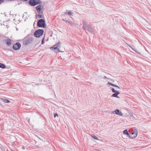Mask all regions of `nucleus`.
<instances>
[{
    "label": "nucleus",
    "instance_id": "2eb2a0df",
    "mask_svg": "<svg viewBox=\"0 0 151 151\" xmlns=\"http://www.w3.org/2000/svg\"><path fill=\"white\" fill-rule=\"evenodd\" d=\"M0 68L3 69L5 68H6V66L4 64L0 63Z\"/></svg>",
    "mask_w": 151,
    "mask_h": 151
},
{
    "label": "nucleus",
    "instance_id": "393cba45",
    "mask_svg": "<svg viewBox=\"0 0 151 151\" xmlns=\"http://www.w3.org/2000/svg\"><path fill=\"white\" fill-rule=\"evenodd\" d=\"M54 117L55 118L56 116H58V115L57 113H55L54 114Z\"/></svg>",
    "mask_w": 151,
    "mask_h": 151
},
{
    "label": "nucleus",
    "instance_id": "ddd939ff",
    "mask_svg": "<svg viewBox=\"0 0 151 151\" xmlns=\"http://www.w3.org/2000/svg\"><path fill=\"white\" fill-rule=\"evenodd\" d=\"M2 101L4 102L8 103L10 102V101L9 100L6 99H3V98H1L0 99Z\"/></svg>",
    "mask_w": 151,
    "mask_h": 151
},
{
    "label": "nucleus",
    "instance_id": "7c9ffc66",
    "mask_svg": "<svg viewBox=\"0 0 151 151\" xmlns=\"http://www.w3.org/2000/svg\"><path fill=\"white\" fill-rule=\"evenodd\" d=\"M62 20L63 21H65V19H62Z\"/></svg>",
    "mask_w": 151,
    "mask_h": 151
},
{
    "label": "nucleus",
    "instance_id": "b1692460",
    "mask_svg": "<svg viewBox=\"0 0 151 151\" xmlns=\"http://www.w3.org/2000/svg\"><path fill=\"white\" fill-rule=\"evenodd\" d=\"M44 40H45V38H43L42 40V42H41V43L42 44H43L44 43Z\"/></svg>",
    "mask_w": 151,
    "mask_h": 151
},
{
    "label": "nucleus",
    "instance_id": "aec40b11",
    "mask_svg": "<svg viewBox=\"0 0 151 151\" xmlns=\"http://www.w3.org/2000/svg\"><path fill=\"white\" fill-rule=\"evenodd\" d=\"M91 137H92L93 138V139H96L97 140H99L98 138L97 137H96V136L95 135H92V136H91Z\"/></svg>",
    "mask_w": 151,
    "mask_h": 151
},
{
    "label": "nucleus",
    "instance_id": "f3484780",
    "mask_svg": "<svg viewBox=\"0 0 151 151\" xmlns=\"http://www.w3.org/2000/svg\"><path fill=\"white\" fill-rule=\"evenodd\" d=\"M73 12H71V11H70L68 12H65L64 13L65 14H68V15L69 16H70L72 15V14H73Z\"/></svg>",
    "mask_w": 151,
    "mask_h": 151
},
{
    "label": "nucleus",
    "instance_id": "5701e85b",
    "mask_svg": "<svg viewBox=\"0 0 151 151\" xmlns=\"http://www.w3.org/2000/svg\"><path fill=\"white\" fill-rule=\"evenodd\" d=\"M128 135H129V137L130 138L132 139V138H134V136H132V134L131 135V134H129Z\"/></svg>",
    "mask_w": 151,
    "mask_h": 151
},
{
    "label": "nucleus",
    "instance_id": "9d476101",
    "mask_svg": "<svg viewBox=\"0 0 151 151\" xmlns=\"http://www.w3.org/2000/svg\"><path fill=\"white\" fill-rule=\"evenodd\" d=\"M11 40L9 39L5 40L6 43L8 46H10L11 45Z\"/></svg>",
    "mask_w": 151,
    "mask_h": 151
},
{
    "label": "nucleus",
    "instance_id": "473e14b6",
    "mask_svg": "<svg viewBox=\"0 0 151 151\" xmlns=\"http://www.w3.org/2000/svg\"><path fill=\"white\" fill-rule=\"evenodd\" d=\"M111 81H114L113 79H112V80H111Z\"/></svg>",
    "mask_w": 151,
    "mask_h": 151
},
{
    "label": "nucleus",
    "instance_id": "1a4fd4ad",
    "mask_svg": "<svg viewBox=\"0 0 151 151\" xmlns=\"http://www.w3.org/2000/svg\"><path fill=\"white\" fill-rule=\"evenodd\" d=\"M115 113L120 116H122L123 114L121 111H120L118 109H116L114 111Z\"/></svg>",
    "mask_w": 151,
    "mask_h": 151
},
{
    "label": "nucleus",
    "instance_id": "7ed1b4c3",
    "mask_svg": "<svg viewBox=\"0 0 151 151\" xmlns=\"http://www.w3.org/2000/svg\"><path fill=\"white\" fill-rule=\"evenodd\" d=\"M44 32V30L43 29H39L35 31L34 33V35L36 37H39L43 35Z\"/></svg>",
    "mask_w": 151,
    "mask_h": 151
},
{
    "label": "nucleus",
    "instance_id": "dca6fc26",
    "mask_svg": "<svg viewBox=\"0 0 151 151\" xmlns=\"http://www.w3.org/2000/svg\"><path fill=\"white\" fill-rule=\"evenodd\" d=\"M137 132H132V135L134 134L133 136L134 137V138L136 137H137Z\"/></svg>",
    "mask_w": 151,
    "mask_h": 151
},
{
    "label": "nucleus",
    "instance_id": "39448f33",
    "mask_svg": "<svg viewBox=\"0 0 151 151\" xmlns=\"http://www.w3.org/2000/svg\"><path fill=\"white\" fill-rule=\"evenodd\" d=\"M60 44L61 43L59 42L53 47H50V49L52 50H55V52H60L59 49V48H60Z\"/></svg>",
    "mask_w": 151,
    "mask_h": 151
},
{
    "label": "nucleus",
    "instance_id": "20e7f679",
    "mask_svg": "<svg viewBox=\"0 0 151 151\" xmlns=\"http://www.w3.org/2000/svg\"><path fill=\"white\" fill-rule=\"evenodd\" d=\"M28 2L30 6H35L39 4L42 3L40 0H29Z\"/></svg>",
    "mask_w": 151,
    "mask_h": 151
},
{
    "label": "nucleus",
    "instance_id": "6ab92c4d",
    "mask_svg": "<svg viewBox=\"0 0 151 151\" xmlns=\"http://www.w3.org/2000/svg\"><path fill=\"white\" fill-rule=\"evenodd\" d=\"M123 132V134H127L128 135L129 134L127 130V129L124 130Z\"/></svg>",
    "mask_w": 151,
    "mask_h": 151
},
{
    "label": "nucleus",
    "instance_id": "9b49d317",
    "mask_svg": "<svg viewBox=\"0 0 151 151\" xmlns=\"http://www.w3.org/2000/svg\"><path fill=\"white\" fill-rule=\"evenodd\" d=\"M85 30L90 32H94L93 29L91 26H89L87 29Z\"/></svg>",
    "mask_w": 151,
    "mask_h": 151
},
{
    "label": "nucleus",
    "instance_id": "4468645a",
    "mask_svg": "<svg viewBox=\"0 0 151 151\" xmlns=\"http://www.w3.org/2000/svg\"><path fill=\"white\" fill-rule=\"evenodd\" d=\"M65 21L70 24L71 26H73L75 24L74 23L72 22L71 21L65 20Z\"/></svg>",
    "mask_w": 151,
    "mask_h": 151
},
{
    "label": "nucleus",
    "instance_id": "4be33fe9",
    "mask_svg": "<svg viewBox=\"0 0 151 151\" xmlns=\"http://www.w3.org/2000/svg\"><path fill=\"white\" fill-rule=\"evenodd\" d=\"M108 84H109V85H110L111 86H114V84H113L112 83H111V82H108Z\"/></svg>",
    "mask_w": 151,
    "mask_h": 151
},
{
    "label": "nucleus",
    "instance_id": "6e6552de",
    "mask_svg": "<svg viewBox=\"0 0 151 151\" xmlns=\"http://www.w3.org/2000/svg\"><path fill=\"white\" fill-rule=\"evenodd\" d=\"M82 21L83 24V28L85 30L90 26L88 25L87 23L84 20H83Z\"/></svg>",
    "mask_w": 151,
    "mask_h": 151
},
{
    "label": "nucleus",
    "instance_id": "f8f14e48",
    "mask_svg": "<svg viewBox=\"0 0 151 151\" xmlns=\"http://www.w3.org/2000/svg\"><path fill=\"white\" fill-rule=\"evenodd\" d=\"M119 93L120 92L119 91H117L116 92H115L111 96L112 97H115L119 98V97L118 96V95Z\"/></svg>",
    "mask_w": 151,
    "mask_h": 151
},
{
    "label": "nucleus",
    "instance_id": "2f4dec72",
    "mask_svg": "<svg viewBox=\"0 0 151 151\" xmlns=\"http://www.w3.org/2000/svg\"><path fill=\"white\" fill-rule=\"evenodd\" d=\"M130 115L131 116H133V115L132 114H131V115Z\"/></svg>",
    "mask_w": 151,
    "mask_h": 151
},
{
    "label": "nucleus",
    "instance_id": "412c9836",
    "mask_svg": "<svg viewBox=\"0 0 151 151\" xmlns=\"http://www.w3.org/2000/svg\"><path fill=\"white\" fill-rule=\"evenodd\" d=\"M111 91L113 93H115L117 91H115L114 89L113 88L111 89Z\"/></svg>",
    "mask_w": 151,
    "mask_h": 151
},
{
    "label": "nucleus",
    "instance_id": "cd10ccee",
    "mask_svg": "<svg viewBox=\"0 0 151 151\" xmlns=\"http://www.w3.org/2000/svg\"><path fill=\"white\" fill-rule=\"evenodd\" d=\"M22 149H24H24H25V148L24 147V146H23V147H22Z\"/></svg>",
    "mask_w": 151,
    "mask_h": 151
},
{
    "label": "nucleus",
    "instance_id": "f03ea898",
    "mask_svg": "<svg viewBox=\"0 0 151 151\" xmlns=\"http://www.w3.org/2000/svg\"><path fill=\"white\" fill-rule=\"evenodd\" d=\"M33 40L32 37H26L23 40V43L24 45H28L32 42Z\"/></svg>",
    "mask_w": 151,
    "mask_h": 151
},
{
    "label": "nucleus",
    "instance_id": "a211bd4d",
    "mask_svg": "<svg viewBox=\"0 0 151 151\" xmlns=\"http://www.w3.org/2000/svg\"><path fill=\"white\" fill-rule=\"evenodd\" d=\"M39 17L38 18H43V16L42 15H40L39 14L36 15V17Z\"/></svg>",
    "mask_w": 151,
    "mask_h": 151
},
{
    "label": "nucleus",
    "instance_id": "a878e982",
    "mask_svg": "<svg viewBox=\"0 0 151 151\" xmlns=\"http://www.w3.org/2000/svg\"><path fill=\"white\" fill-rule=\"evenodd\" d=\"M4 1V0H0V5Z\"/></svg>",
    "mask_w": 151,
    "mask_h": 151
},
{
    "label": "nucleus",
    "instance_id": "0eeeda50",
    "mask_svg": "<svg viewBox=\"0 0 151 151\" xmlns=\"http://www.w3.org/2000/svg\"><path fill=\"white\" fill-rule=\"evenodd\" d=\"M21 47V45L20 43L17 42L16 43L13 44L12 48L14 50H16L19 49Z\"/></svg>",
    "mask_w": 151,
    "mask_h": 151
},
{
    "label": "nucleus",
    "instance_id": "c756f323",
    "mask_svg": "<svg viewBox=\"0 0 151 151\" xmlns=\"http://www.w3.org/2000/svg\"><path fill=\"white\" fill-rule=\"evenodd\" d=\"M128 45L130 47H131L132 49H133L132 48V47H131V46H130V45Z\"/></svg>",
    "mask_w": 151,
    "mask_h": 151
},
{
    "label": "nucleus",
    "instance_id": "423d86ee",
    "mask_svg": "<svg viewBox=\"0 0 151 151\" xmlns=\"http://www.w3.org/2000/svg\"><path fill=\"white\" fill-rule=\"evenodd\" d=\"M44 8V6L40 4L37 6L35 7L36 9L38 12H39V14L43 13V11H41V10L43 9Z\"/></svg>",
    "mask_w": 151,
    "mask_h": 151
},
{
    "label": "nucleus",
    "instance_id": "c85d7f7f",
    "mask_svg": "<svg viewBox=\"0 0 151 151\" xmlns=\"http://www.w3.org/2000/svg\"><path fill=\"white\" fill-rule=\"evenodd\" d=\"M107 78L106 76H105L104 78V79H106Z\"/></svg>",
    "mask_w": 151,
    "mask_h": 151
},
{
    "label": "nucleus",
    "instance_id": "f257e3e1",
    "mask_svg": "<svg viewBox=\"0 0 151 151\" xmlns=\"http://www.w3.org/2000/svg\"><path fill=\"white\" fill-rule=\"evenodd\" d=\"M37 26L39 27L45 28L46 27V24L45 23V21L43 19H41L38 20Z\"/></svg>",
    "mask_w": 151,
    "mask_h": 151
},
{
    "label": "nucleus",
    "instance_id": "bb28decb",
    "mask_svg": "<svg viewBox=\"0 0 151 151\" xmlns=\"http://www.w3.org/2000/svg\"><path fill=\"white\" fill-rule=\"evenodd\" d=\"M114 87H117L118 88H119V89H120V88L118 86H117V85H115L114 84Z\"/></svg>",
    "mask_w": 151,
    "mask_h": 151
}]
</instances>
